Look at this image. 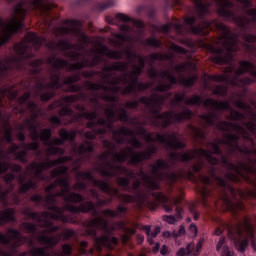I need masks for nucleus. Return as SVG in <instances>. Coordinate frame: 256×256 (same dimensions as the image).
Returning a JSON list of instances; mask_svg holds the SVG:
<instances>
[{
	"label": "nucleus",
	"instance_id": "f257e3e1",
	"mask_svg": "<svg viewBox=\"0 0 256 256\" xmlns=\"http://www.w3.org/2000/svg\"><path fill=\"white\" fill-rule=\"evenodd\" d=\"M194 16L186 18L194 35L205 37L213 28L219 36L209 49L212 61L217 65H227L235 61L239 51V37L249 35V26L256 23V8L251 0H191Z\"/></svg>",
	"mask_w": 256,
	"mask_h": 256
},
{
	"label": "nucleus",
	"instance_id": "f03ea898",
	"mask_svg": "<svg viewBox=\"0 0 256 256\" xmlns=\"http://www.w3.org/2000/svg\"><path fill=\"white\" fill-rule=\"evenodd\" d=\"M212 150L198 149V157H204L209 163L208 174H200L203 171L205 161L198 160L186 172L188 181H197L195 173L200 174L199 179L204 186L199 189L201 202L204 207H209V199L213 198V192L207 187L211 185V179L215 181L219 189L217 196H222L229 209L243 208L241 202L233 204L232 199H256V160L248 157L246 162L239 160L237 164L229 161V156L223 154L219 144L210 142Z\"/></svg>",
	"mask_w": 256,
	"mask_h": 256
},
{
	"label": "nucleus",
	"instance_id": "7ed1b4c3",
	"mask_svg": "<svg viewBox=\"0 0 256 256\" xmlns=\"http://www.w3.org/2000/svg\"><path fill=\"white\" fill-rule=\"evenodd\" d=\"M246 199H241L239 197L233 198L230 196V201L232 205H237V203H241L242 208H234L231 209L225 203L223 196H215L214 205L219 207V201L224 205L226 211H229L231 215L234 217L236 223L233 222H225L222 221L220 226L214 230V235L217 237L223 235L224 231H227V235L231 241L234 242V245L240 253H245L247 247H249V241H251V246L256 251L255 244V226L251 223V217L247 215H243L241 217V213H245V201Z\"/></svg>",
	"mask_w": 256,
	"mask_h": 256
},
{
	"label": "nucleus",
	"instance_id": "20e7f679",
	"mask_svg": "<svg viewBox=\"0 0 256 256\" xmlns=\"http://www.w3.org/2000/svg\"><path fill=\"white\" fill-rule=\"evenodd\" d=\"M165 96L161 94H153L151 97L142 96L140 97V103L145 105L154 116L155 120H152L154 127H162L167 129L173 123L180 124L183 121H191L193 119V112L187 107L182 108V112L165 111L161 113V109L165 103Z\"/></svg>",
	"mask_w": 256,
	"mask_h": 256
},
{
	"label": "nucleus",
	"instance_id": "39448f33",
	"mask_svg": "<svg viewBox=\"0 0 256 256\" xmlns=\"http://www.w3.org/2000/svg\"><path fill=\"white\" fill-rule=\"evenodd\" d=\"M127 193H132V197H135V202L137 199L140 203L148 205L151 209H157L159 205H163L164 211L166 213H173V208L175 207L176 218L181 219L183 216V207L179 206L181 203V198L169 199L167 195L163 192H155L147 186V190L141 191V180L136 179L134 182L129 184Z\"/></svg>",
	"mask_w": 256,
	"mask_h": 256
},
{
	"label": "nucleus",
	"instance_id": "423d86ee",
	"mask_svg": "<svg viewBox=\"0 0 256 256\" xmlns=\"http://www.w3.org/2000/svg\"><path fill=\"white\" fill-rule=\"evenodd\" d=\"M185 103V105H195L196 107H204L211 109V112L200 115V119L206 122L208 127H213L217 121H219V114L217 111H229L231 109V104L229 101H219L208 98L204 100L198 94H195L192 98L185 100V93H176L174 99L172 100V105H180V103Z\"/></svg>",
	"mask_w": 256,
	"mask_h": 256
},
{
	"label": "nucleus",
	"instance_id": "0eeeda50",
	"mask_svg": "<svg viewBox=\"0 0 256 256\" xmlns=\"http://www.w3.org/2000/svg\"><path fill=\"white\" fill-rule=\"evenodd\" d=\"M240 68L233 69V75L230 78L226 74H213L209 76L210 81L216 83H227L232 87L245 89L247 85H253L256 82V65L247 60L239 61Z\"/></svg>",
	"mask_w": 256,
	"mask_h": 256
},
{
	"label": "nucleus",
	"instance_id": "6e6552de",
	"mask_svg": "<svg viewBox=\"0 0 256 256\" xmlns=\"http://www.w3.org/2000/svg\"><path fill=\"white\" fill-rule=\"evenodd\" d=\"M14 51L17 56L12 57V66L17 71H26L27 65L32 67L30 69L31 75H41L43 73V63L45 60L39 58L32 60L35 57L33 47L29 45V42L22 41L14 45Z\"/></svg>",
	"mask_w": 256,
	"mask_h": 256
},
{
	"label": "nucleus",
	"instance_id": "1a4fd4ad",
	"mask_svg": "<svg viewBox=\"0 0 256 256\" xmlns=\"http://www.w3.org/2000/svg\"><path fill=\"white\" fill-rule=\"evenodd\" d=\"M11 221H17V218L15 217V209L6 208L3 211H0V227ZM8 233L10 234V238L0 232V243L2 245H8L12 253H17V248L25 245L27 238L17 229L9 228Z\"/></svg>",
	"mask_w": 256,
	"mask_h": 256
},
{
	"label": "nucleus",
	"instance_id": "9d476101",
	"mask_svg": "<svg viewBox=\"0 0 256 256\" xmlns=\"http://www.w3.org/2000/svg\"><path fill=\"white\" fill-rule=\"evenodd\" d=\"M78 177L81 179H84L86 181H90L94 187H97L102 191V193H105L110 197L109 199H104V201H107V205H111L113 203L114 197H117L121 203H135V197L131 194H121L119 193V190L117 188L111 187V184H109V181L96 179L95 175L92 171H82L77 173Z\"/></svg>",
	"mask_w": 256,
	"mask_h": 256
},
{
	"label": "nucleus",
	"instance_id": "9b49d317",
	"mask_svg": "<svg viewBox=\"0 0 256 256\" xmlns=\"http://www.w3.org/2000/svg\"><path fill=\"white\" fill-rule=\"evenodd\" d=\"M57 107H62L59 112L60 117L70 118L67 122L68 125H71L72 123H77L81 121V119H86V121H97V119H99V110H97V108H94L95 111L89 112L84 105L77 104L76 109L80 112V114H78L75 113V111H73L71 107H69L68 105L63 106V103L60 102H53L48 106L50 111H55Z\"/></svg>",
	"mask_w": 256,
	"mask_h": 256
},
{
	"label": "nucleus",
	"instance_id": "f8f14e48",
	"mask_svg": "<svg viewBox=\"0 0 256 256\" xmlns=\"http://www.w3.org/2000/svg\"><path fill=\"white\" fill-rule=\"evenodd\" d=\"M217 128L219 129V131H222L224 133V139H218L216 140V142L212 143L219 145V147H221V145H225L226 147L228 145H231V137H229V135H235V133L241 135L243 139L249 141L250 143H252L253 147H255V140L251 137V133L249 132V130H247V128L243 127L241 124L229 121H219L217 123ZM233 131L235 133H233ZM210 143L211 142L207 143L208 147H211Z\"/></svg>",
	"mask_w": 256,
	"mask_h": 256
},
{
	"label": "nucleus",
	"instance_id": "ddd939ff",
	"mask_svg": "<svg viewBox=\"0 0 256 256\" xmlns=\"http://www.w3.org/2000/svg\"><path fill=\"white\" fill-rule=\"evenodd\" d=\"M86 127L92 131H86L84 133L83 130L80 131V135H84L85 139H87L83 144L76 147V151L80 157L95 153V146L91 141L97 139V135H107V130L105 128H97V120H88Z\"/></svg>",
	"mask_w": 256,
	"mask_h": 256
},
{
	"label": "nucleus",
	"instance_id": "4468645a",
	"mask_svg": "<svg viewBox=\"0 0 256 256\" xmlns=\"http://www.w3.org/2000/svg\"><path fill=\"white\" fill-rule=\"evenodd\" d=\"M47 65H51L54 71L50 74V79L52 82L48 83V87H51L52 91H57V89H63V83L61 82V71L60 69H67V71L71 70V65L69 60H65L63 58H58L57 53H52L50 57L46 59Z\"/></svg>",
	"mask_w": 256,
	"mask_h": 256
},
{
	"label": "nucleus",
	"instance_id": "2eb2a0df",
	"mask_svg": "<svg viewBox=\"0 0 256 256\" xmlns=\"http://www.w3.org/2000/svg\"><path fill=\"white\" fill-rule=\"evenodd\" d=\"M154 133H146L144 138L146 139L147 143H153L155 141H158L159 143H162L163 145H166L168 149H171V151H179L180 149H185L187 147V144L185 142L179 140V133L174 132L172 134H169L168 132L166 135H163L159 132H156V137H153Z\"/></svg>",
	"mask_w": 256,
	"mask_h": 256
},
{
	"label": "nucleus",
	"instance_id": "dca6fc26",
	"mask_svg": "<svg viewBox=\"0 0 256 256\" xmlns=\"http://www.w3.org/2000/svg\"><path fill=\"white\" fill-rule=\"evenodd\" d=\"M152 173L159 179V181H167L169 183H177L179 179L183 176V174L175 171H169L171 169V165L169 162L165 161L164 159H157L156 163L151 165ZM167 171V172H164Z\"/></svg>",
	"mask_w": 256,
	"mask_h": 256
},
{
	"label": "nucleus",
	"instance_id": "f3484780",
	"mask_svg": "<svg viewBox=\"0 0 256 256\" xmlns=\"http://www.w3.org/2000/svg\"><path fill=\"white\" fill-rule=\"evenodd\" d=\"M66 23L67 25H70V27L61 26L55 29V33L58 37L75 35L83 45H87V43H89V36L81 29L83 24L80 20L71 19L67 20Z\"/></svg>",
	"mask_w": 256,
	"mask_h": 256
},
{
	"label": "nucleus",
	"instance_id": "a211bd4d",
	"mask_svg": "<svg viewBox=\"0 0 256 256\" xmlns=\"http://www.w3.org/2000/svg\"><path fill=\"white\" fill-rule=\"evenodd\" d=\"M106 167L107 168L97 167L96 171H98L102 177H109V179L113 177H119V175H124L130 181L131 179H134V181L137 180V173L133 172V170H129L125 166H121L112 162H106Z\"/></svg>",
	"mask_w": 256,
	"mask_h": 256
},
{
	"label": "nucleus",
	"instance_id": "6ab92c4d",
	"mask_svg": "<svg viewBox=\"0 0 256 256\" xmlns=\"http://www.w3.org/2000/svg\"><path fill=\"white\" fill-rule=\"evenodd\" d=\"M60 157L55 160H50L46 158L44 162H33L30 164L31 169L35 171L36 179H40V181H45V176H43V171L46 169H51V167H55L56 165H65V163H70L73 161V156H63L59 155Z\"/></svg>",
	"mask_w": 256,
	"mask_h": 256
},
{
	"label": "nucleus",
	"instance_id": "aec40b11",
	"mask_svg": "<svg viewBox=\"0 0 256 256\" xmlns=\"http://www.w3.org/2000/svg\"><path fill=\"white\" fill-rule=\"evenodd\" d=\"M126 151L130 153L129 164L137 167L143 161H150L153 159V155L159 153V148L155 144H150L148 150L135 152L132 147H126Z\"/></svg>",
	"mask_w": 256,
	"mask_h": 256
},
{
	"label": "nucleus",
	"instance_id": "412c9836",
	"mask_svg": "<svg viewBox=\"0 0 256 256\" xmlns=\"http://www.w3.org/2000/svg\"><path fill=\"white\" fill-rule=\"evenodd\" d=\"M103 145L105 149H108L109 151L101 154L98 159L105 162V167H107V163H111V161H108L109 155H113L115 163H125L128 159H130V153H127L125 150H122L121 153L115 152L117 145H115V143L112 141L104 140Z\"/></svg>",
	"mask_w": 256,
	"mask_h": 256
},
{
	"label": "nucleus",
	"instance_id": "4be33fe9",
	"mask_svg": "<svg viewBox=\"0 0 256 256\" xmlns=\"http://www.w3.org/2000/svg\"><path fill=\"white\" fill-rule=\"evenodd\" d=\"M51 137H53V130H51V128H45L39 133L40 141L48 147L47 153L49 157L53 155H65V149L54 146Z\"/></svg>",
	"mask_w": 256,
	"mask_h": 256
},
{
	"label": "nucleus",
	"instance_id": "5701e85b",
	"mask_svg": "<svg viewBox=\"0 0 256 256\" xmlns=\"http://www.w3.org/2000/svg\"><path fill=\"white\" fill-rule=\"evenodd\" d=\"M31 95V92H26L22 96L16 98V101L20 107V109H18V113H20V115H25L28 109V111L33 114L32 117H35V115L41 111L37 103H35L33 100H30ZM23 105H27V108H23Z\"/></svg>",
	"mask_w": 256,
	"mask_h": 256
},
{
	"label": "nucleus",
	"instance_id": "b1692460",
	"mask_svg": "<svg viewBox=\"0 0 256 256\" xmlns=\"http://www.w3.org/2000/svg\"><path fill=\"white\" fill-rule=\"evenodd\" d=\"M33 87L36 90L35 97H40V100L44 103L51 101V99L56 95L55 90L51 89L49 83H45V81H41L39 78H37Z\"/></svg>",
	"mask_w": 256,
	"mask_h": 256
},
{
	"label": "nucleus",
	"instance_id": "393cba45",
	"mask_svg": "<svg viewBox=\"0 0 256 256\" xmlns=\"http://www.w3.org/2000/svg\"><path fill=\"white\" fill-rule=\"evenodd\" d=\"M10 145L11 146L8 148V152H5V150H3V148L1 147L0 143V159H9V155H14L17 161H20V163L27 165V163H29V160L27 159V152L23 151V149L19 151V149H21V146L13 142Z\"/></svg>",
	"mask_w": 256,
	"mask_h": 256
},
{
	"label": "nucleus",
	"instance_id": "a878e982",
	"mask_svg": "<svg viewBox=\"0 0 256 256\" xmlns=\"http://www.w3.org/2000/svg\"><path fill=\"white\" fill-rule=\"evenodd\" d=\"M158 77H161V79H167L168 83L162 82L158 84L154 91H157V93H167V91H171L173 89V85H177L179 83V80L177 77L169 72V70H162Z\"/></svg>",
	"mask_w": 256,
	"mask_h": 256
},
{
	"label": "nucleus",
	"instance_id": "bb28decb",
	"mask_svg": "<svg viewBox=\"0 0 256 256\" xmlns=\"http://www.w3.org/2000/svg\"><path fill=\"white\" fill-rule=\"evenodd\" d=\"M105 21L110 25H117L119 21H122V23H132V25L137 29H140V31H143V29H145V22H143L142 20L131 18L123 13H118L115 15V17L106 16Z\"/></svg>",
	"mask_w": 256,
	"mask_h": 256
},
{
	"label": "nucleus",
	"instance_id": "cd10ccee",
	"mask_svg": "<svg viewBox=\"0 0 256 256\" xmlns=\"http://www.w3.org/2000/svg\"><path fill=\"white\" fill-rule=\"evenodd\" d=\"M124 73V85H127L123 90H122V95H137V84L140 83L139 81V76L132 74L131 72Z\"/></svg>",
	"mask_w": 256,
	"mask_h": 256
},
{
	"label": "nucleus",
	"instance_id": "c85d7f7f",
	"mask_svg": "<svg viewBox=\"0 0 256 256\" xmlns=\"http://www.w3.org/2000/svg\"><path fill=\"white\" fill-rule=\"evenodd\" d=\"M21 29H23V23L17 21V16H15L12 25L8 27V30L5 31L3 35H0V47L7 45V43L11 41L13 35H15V33H19Z\"/></svg>",
	"mask_w": 256,
	"mask_h": 256
},
{
	"label": "nucleus",
	"instance_id": "c756f323",
	"mask_svg": "<svg viewBox=\"0 0 256 256\" xmlns=\"http://www.w3.org/2000/svg\"><path fill=\"white\" fill-rule=\"evenodd\" d=\"M103 63V58L99 55H95L92 60L84 59L82 62H75L70 65V71H81L85 67H97Z\"/></svg>",
	"mask_w": 256,
	"mask_h": 256
},
{
	"label": "nucleus",
	"instance_id": "7c9ffc66",
	"mask_svg": "<svg viewBox=\"0 0 256 256\" xmlns=\"http://www.w3.org/2000/svg\"><path fill=\"white\" fill-rule=\"evenodd\" d=\"M77 133L78 132L76 130L67 131V129L61 128L58 132L60 138H55L52 144L55 147V145H65L66 141H70V143H75Z\"/></svg>",
	"mask_w": 256,
	"mask_h": 256
},
{
	"label": "nucleus",
	"instance_id": "2f4dec72",
	"mask_svg": "<svg viewBox=\"0 0 256 256\" xmlns=\"http://www.w3.org/2000/svg\"><path fill=\"white\" fill-rule=\"evenodd\" d=\"M69 91H71V93H79V95H67L63 98V102L67 103L68 105H71V103H77V101H79V99H84V101L86 99H88L87 95L85 93H83V86L81 85H75V84H71L69 87Z\"/></svg>",
	"mask_w": 256,
	"mask_h": 256
},
{
	"label": "nucleus",
	"instance_id": "473e14b6",
	"mask_svg": "<svg viewBox=\"0 0 256 256\" xmlns=\"http://www.w3.org/2000/svg\"><path fill=\"white\" fill-rule=\"evenodd\" d=\"M38 115L27 118L24 122V128L30 131L32 141H39V123L37 122Z\"/></svg>",
	"mask_w": 256,
	"mask_h": 256
},
{
	"label": "nucleus",
	"instance_id": "72a5a7b5",
	"mask_svg": "<svg viewBox=\"0 0 256 256\" xmlns=\"http://www.w3.org/2000/svg\"><path fill=\"white\" fill-rule=\"evenodd\" d=\"M136 177H141V180L146 184V187L150 188L151 191L161 190V185L159 184V182L153 179V176L145 173V170H143V168L138 171Z\"/></svg>",
	"mask_w": 256,
	"mask_h": 256
},
{
	"label": "nucleus",
	"instance_id": "f704fd0d",
	"mask_svg": "<svg viewBox=\"0 0 256 256\" xmlns=\"http://www.w3.org/2000/svg\"><path fill=\"white\" fill-rule=\"evenodd\" d=\"M197 153L199 154V150H193L185 153L172 152L170 153V159L171 161H179L180 163H189L195 159Z\"/></svg>",
	"mask_w": 256,
	"mask_h": 256
},
{
	"label": "nucleus",
	"instance_id": "c9c22d12",
	"mask_svg": "<svg viewBox=\"0 0 256 256\" xmlns=\"http://www.w3.org/2000/svg\"><path fill=\"white\" fill-rule=\"evenodd\" d=\"M38 243L40 245H46L47 249L56 247L61 242V234H56L55 236L49 237L45 234H40L37 236Z\"/></svg>",
	"mask_w": 256,
	"mask_h": 256
},
{
	"label": "nucleus",
	"instance_id": "e433bc0d",
	"mask_svg": "<svg viewBox=\"0 0 256 256\" xmlns=\"http://www.w3.org/2000/svg\"><path fill=\"white\" fill-rule=\"evenodd\" d=\"M18 183L20 185L19 193H22V194L29 193L31 189H33L34 191H37V187H39V184L35 182L33 179H30L27 182H25V176L19 177Z\"/></svg>",
	"mask_w": 256,
	"mask_h": 256
},
{
	"label": "nucleus",
	"instance_id": "4c0bfd02",
	"mask_svg": "<svg viewBox=\"0 0 256 256\" xmlns=\"http://www.w3.org/2000/svg\"><path fill=\"white\" fill-rule=\"evenodd\" d=\"M103 73H113V71H120V73H127L129 71V63L127 62H114L113 65H105L102 68Z\"/></svg>",
	"mask_w": 256,
	"mask_h": 256
},
{
	"label": "nucleus",
	"instance_id": "58836bf2",
	"mask_svg": "<svg viewBox=\"0 0 256 256\" xmlns=\"http://www.w3.org/2000/svg\"><path fill=\"white\" fill-rule=\"evenodd\" d=\"M57 187H69V178H65V177H60V178H56L55 182L48 185L45 188V193H47L48 195H53V191H55V189H57Z\"/></svg>",
	"mask_w": 256,
	"mask_h": 256
},
{
	"label": "nucleus",
	"instance_id": "ea45409f",
	"mask_svg": "<svg viewBox=\"0 0 256 256\" xmlns=\"http://www.w3.org/2000/svg\"><path fill=\"white\" fill-rule=\"evenodd\" d=\"M9 170L12 171V173H21V171H23V166L14 163L3 162V160L0 158V175H2V173H7Z\"/></svg>",
	"mask_w": 256,
	"mask_h": 256
},
{
	"label": "nucleus",
	"instance_id": "a19ab883",
	"mask_svg": "<svg viewBox=\"0 0 256 256\" xmlns=\"http://www.w3.org/2000/svg\"><path fill=\"white\" fill-rule=\"evenodd\" d=\"M107 82L103 83H94L91 81H85V87L87 91H105V93H111V86L106 85Z\"/></svg>",
	"mask_w": 256,
	"mask_h": 256
},
{
	"label": "nucleus",
	"instance_id": "79ce46f5",
	"mask_svg": "<svg viewBox=\"0 0 256 256\" xmlns=\"http://www.w3.org/2000/svg\"><path fill=\"white\" fill-rule=\"evenodd\" d=\"M241 134L236 133V134H228V137H230L231 141L230 144H228L226 147L228 149V155H233L239 152V141H241Z\"/></svg>",
	"mask_w": 256,
	"mask_h": 256
},
{
	"label": "nucleus",
	"instance_id": "37998d69",
	"mask_svg": "<svg viewBox=\"0 0 256 256\" xmlns=\"http://www.w3.org/2000/svg\"><path fill=\"white\" fill-rule=\"evenodd\" d=\"M10 101H15L19 96V92L17 90H13V87L0 88V107H3V99L7 97Z\"/></svg>",
	"mask_w": 256,
	"mask_h": 256
},
{
	"label": "nucleus",
	"instance_id": "c03bdc74",
	"mask_svg": "<svg viewBox=\"0 0 256 256\" xmlns=\"http://www.w3.org/2000/svg\"><path fill=\"white\" fill-rule=\"evenodd\" d=\"M99 55H105L108 59H123V51L111 50L107 46H102L101 51H98Z\"/></svg>",
	"mask_w": 256,
	"mask_h": 256
},
{
	"label": "nucleus",
	"instance_id": "a18cd8bd",
	"mask_svg": "<svg viewBox=\"0 0 256 256\" xmlns=\"http://www.w3.org/2000/svg\"><path fill=\"white\" fill-rule=\"evenodd\" d=\"M102 213L103 215H105V217H111L112 219L119 217L121 219V217H123V214L127 213V207L118 205L117 211L111 209H104Z\"/></svg>",
	"mask_w": 256,
	"mask_h": 256
},
{
	"label": "nucleus",
	"instance_id": "49530a36",
	"mask_svg": "<svg viewBox=\"0 0 256 256\" xmlns=\"http://www.w3.org/2000/svg\"><path fill=\"white\" fill-rule=\"evenodd\" d=\"M75 45H73L69 40H60L58 43H52L50 44V49L52 51H57V49H60V51H70V49H74Z\"/></svg>",
	"mask_w": 256,
	"mask_h": 256
},
{
	"label": "nucleus",
	"instance_id": "de8ad7c7",
	"mask_svg": "<svg viewBox=\"0 0 256 256\" xmlns=\"http://www.w3.org/2000/svg\"><path fill=\"white\" fill-rule=\"evenodd\" d=\"M121 83H124V80L120 76H115L113 78V81H109L110 93H114V95H117V93H121V95H123V88L119 86L121 85Z\"/></svg>",
	"mask_w": 256,
	"mask_h": 256
},
{
	"label": "nucleus",
	"instance_id": "09e8293b",
	"mask_svg": "<svg viewBox=\"0 0 256 256\" xmlns=\"http://www.w3.org/2000/svg\"><path fill=\"white\" fill-rule=\"evenodd\" d=\"M225 241H227L226 237H220L216 245V251L219 252L222 249V256H234L233 252L229 249V246L225 245Z\"/></svg>",
	"mask_w": 256,
	"mask_h": 256
},
{
	"label": "nucleus",
	"instance_id": "8fccbe9b",
	"mask_svg": "<svg viewBox=\"0 0 256 256\" xmlns=\"http://www.w3.org/2000/svg\"><path fill=\"white\" fill-rule=\"evenodd\" d=\"M66 203H81V205L85 204V196L77 193V192H68V196L66 198Z\"/></svg>",
	"mask_w": 256,
	"mask_h": 256
},
{
	"label": "nucleus",
	"instance_id": "3c124183",
	"mask_svg": "<svg viewBox=\"0 0 256 256\" xmlns=\"http://www.w3.org/2000/svg\"><path fill=\"white\" fill-rule=\"evenodd\" d=\"M172 27H175L177 33H179V35H181V33H183V25L182 24H175V23H168V24H164L161 26L160 30L162 31V33H165L166 35H168V33H171V29Z\"/></svg>",
	"mask_w": 256,
	"mask_h": 256
},
{
	"label": "nucleus",
	"instance_id": "603ef678",
	"mask_svg": "<svg viewBox=\"0 0 256 256\" xmlns=\"http://www.w3.org/2000/svg\"><path fill=\"white\" fill-rule=\"evenodd\" d=\"M250 115L252 117V121L249 122H243L244 127H246V131L248 133H252V135L256 136V112L251 111Z\"/></svg>",
	"mask_w": 256,
	"mask_h": 256
},
{
	"label": "nucleus",
	"instance_id": "864d4df0",
	"mask_svg": "<svg viewBox=\"0 0 256 256\" xmlns=\"http://www.w3.org/2000/svg\"><path fill=\"white\" fill-rule=\"evenodd\" d=\"M136 13L141 15V13H146V15L153 19L155 17V8L153 6L140 5L136 9Z\"/></svg>",
	"mask_w": 256,
	"mask_h": 256
},
{
	"label": "nucleus",
	"instance_id": "5fc2aeb1",
	"mask_svg": "<svg viewBox=\"0 0 256 256\" xmlns=\"http://www.w3.org/2000/svg\"><path fill=\"white\" fill-rule=\"evenodd\" d=\"M142 229L146 231V234L148 235V242L150 243V245H153V239H155V237H157V235L161 233V228L156 227L155 231L151 232V227L148 225H144Z\"/></svg>",
	"mask_w": 256,
	"mask_h": 256
},
{
	"label": "nucleus",
	"instance_id": "6e6d98bb",
	"mask_svg": "<svg viewBox=\"0 0 256 256\" xmlns=\"http://www.w3.org/2000/svg\"><path fill=\"white\" fill-rule=\"evenodd\" d=\"M26 39L28 43H31V45H33L37 51L41 47V38L36 33L30 32L27 34Z\"/></svg>",
	"mask_w": 256,
	"mask_h": 256
},
{
	"label": "nucleus",
	"instance_id": "4d7b16f0",
	"mask_svg": "<svg viewBox=\"0 0 256 256\" xmlns=\"http://www.w3.org/2000/svg\"><path fill=\"white\" fill-rule=\"evenodd\" d=\"M40 143L39 140H33V142L31 143H22V149L23 151H26V159H27V155H29V151H37L40 147Z\"/></svg>",
	"mask_w": 256,
	"mask_h": 256
},
{
	"label": "nucleus",
	"instance_id": "13d9d810",
	"mask_svg": "<svg viewBox=\"0 0 256 256\" xmlns=\"http://www.w3.org/2000/svg\"><path fill=\"white\" fill-rule=\"evenodd\" d=\"M189 128L190 131H192V134L195 137V139H201L202 141H205V139H207V134L203 129L195 127L193 125H189Z\"/></svg>",
	"mask_w": 256,
	"mask_h": 256
},
{
	"label": "nucleus",
	"instance_id": "bf43d9fd",
	"mask_svg": "<svg viewBox=\"0 0 256 256\" xmlns=\"http://www.w3.org/2000/svg\"><path fill=\"white\" fill-rule=\"evenodd\" d=\"M69 171V167L67 166H60L59 168H55L51 172L52 179H59L60 177H63V175H67V172Z\"/></svg>",
	"mask_w": 256,
	"mask_h": 256
},
{
	"label": "nucleus",
	"instance_id": "052dcab7",
	"mask_svg": "<svg viewBox=\"0 0 256 256\" xmlns=\"http://www.w3.org/2000/svg\"><path fill=\"white\" fill-rule=\"evenodd\" d=\"M21 227L25 231V233H30L32 235H35L39 228L37 227V224L31 223V222H23L21 224Z\"/></svg>",
	"mask_w": 256,
	"mask_h": 256
},
{
	"label": "nucleus",
	"instance_id": "680f3d73",
	"mask_svg": "<svg viewBox=\"0 0 256 256\" xmlns=\"http://www.w3.org/2000/svg\"><path fill=\"white\" fill-rule=\"evenodd\" d=\"M147 57L149 59L150 67H153V65H155V61H164V59H169V55H160L158 53H152Z\"/></svg>",
	"mask_w": 256,
	"mask_h": 256
},
{
	"label": "nucleus",
	"instance_id": "e2e57ef3",
	"mask_svg": "<svg viewBox=\"0 0 256 256\" xmlns=\"http://www.w3.org/2000/svg\"><path fill=\"white\" fill-rule=\"evenodd\" d=\"M10 193L11 189L3 190L0 185V203H2L3 207H9V201L7 200V197H9Z\"/></svg>",
	"mask_w": 256,
	"mask_h": 256
},
{
	"label": "nucleus",
	"instance_id": "0e129e2a",
	"mask_svg": "<svg viewBox=\"0 0 256 256\" xmlns=\"http://www.w3.org/2000/svg\"><path fill=\"white\" fill-rule=\"evenodd\" d=\"M117 183L120 187H122L123 191H128L129 185H131V180L126 176H117Z\"/></svg>",
	"mask_w": 256,
	"mask_h": 256
},
{
	"label": "nucleus",
	"instance_id": "69168bd1",
	"mask_svg": "<svg viewBox=\"0 0 256 256\" xmlns=\"http://www.w3.org/2000/svg\"><path fill=\"white\" fill-rule=\"evenodd\" d=\"M245 113L239 111H232L230 116H227L229 121H245Z\"/></svg>",
	"mask_w": 256,
	"mask_h": 256
},
{
	"label": "nucleus",
	"instance_id": "338daca9",
	"mask_svg": "<svg viewBox=\"0 0 256 256\" xmlns=\"http://www.w3.org/2000/svg\"><path fill=\"white\" fill-rule=\"evenodd\" d=\"M119 113L118 120L121 121V123H129V121H131V116H129L127 109L121 107Z\"/></svg>",
	"mask_w": 256,
	"mask_h": 256
},
{
	"label": "nucleus",
	"instance_id": "774afa93",
	"mask_svg": "<svg viewBox=\"0 0 256 256\" xmlns=\"http://www.w3.org/2000/svg\"><path fill=\"white\" fill-rule=\"evenodd\" d=\"M124 54L126 55L128 61H130V63H133L135 59H139V57H141V54H137V52L131 51V48H127L124 51Z\"/></svg>",
	"mask_w": 256,
	"mask_h": 256
}]
</instances>
